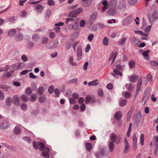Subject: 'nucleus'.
<instances>
[{
    "instance_id": "nucleus-1",
    "label": "nucleus",
    "mask_w": 158,
    "mask_h": 158,
    "mask_svg": "<svg viewBox=\"0 0 158 158\" xmlns=\"http://www.w3.org/2000/svg\"><path fill=\"white\" fill-rule=\"evenodd\" d=\"M33 144L34 147L36 149L39 148L40 150L43 152L42 153V155L43 156L47 158L49 157V149L48 148L45 147L42 143H37L35 142H33Z\"/></svg>"
},
{
    "instance_id": "nucleus-2",
    "label": "nucleus",
    "mask_w": 158,
    "mask_h": 158,
    "mask_svg": "<svg viewBox=\"0 0 158 158\" xmlns=\"http://www.w3.org/2000/svg\"><path fill=\"white\" fill-rule=\"evenodd\" d=\"M111 139L113 142L116 144H118L120 142V136L119 135L117 136L115 133L111 134Z\"/></svg>"
},
{
    "instance_id": "nucleus-3",
    "label": "nucleus",
    "mask_w": 158,
    "mask_h": 158,
    "mask_svg": "<svg viewBox=\"0 0 158 158\" xmlns=\"http://www.w3.org/2000/svg\"><path fill=\"white\" fill-rule=\"evenodd\" d=\"M117 54V53L116 52H113L110 55L109 60L110 61H111L110 64H112L114 63Z\"/></svg>"
},
{
    "instance_id": "nucleus-4",
    "label": "nucleus",
    "mask_w": 158,
    "mask_h": 158,
    "mask_svg": "<svg viewBox=\"0 0 158 158\" xmlns=\"http://www.w3.org/2000/svg\"><path fill=\"white\" fill-rule=\"evenodd\" d=\"M77 60L79 61L82 59V48L80 46H78L77 47Z\"/></svg>"
},
{
    "instance_id": "nucleus-5",
    "label": "nucleus",
    "mask_w": 158,
    "mask_h": 158,
    "mask_svg": "<svg viewBox=\"0 0 158 158\" xmlns=\"http://www.w3.org/2000/svg\"><path fill=\"white\" fill-rule=\"evenodd\" d=\"M142 79H140L138 81V82L137 85L136 87V94L135 95V96L137 95L139 92L140 90V89L142 85Z\"/></svg>"
},
{
    "instance_id": "nucleus-6",
    "label": "nucleus",
    "mask_w": 158,
    "mask_h": 158,
    "mask_svg": "<svg viewBox=\"0 0 158 158\" xmlns=\"http://www.w3.org/2000/svg\"><path fill=\"white\" fill-rule=\"evenodd\" d=\"M149 95L150 94L148 92L146 91L144 92L142 99V102L144 104H145V103L146 101L148 99Z\"/></svg>"
},
{
    "instance_id": "nucleus-7",
    "label": "nucleus",
    "mask_w": 158,
    "mask_h": 158,
    "mask_svg": "<svg viewBox=\"0 0 158 158\" xmlns=\"http://www.w3.org/2000/svg\"><path fill=\"white\" fill-rule=\"evenodd\" d=\"M139 76L137 75H134L131 76L129 77V79L131 82H135L138 79Z\"/></svg>"
},
{
    "instance_id": "nucleus-8",
    "label": "nucleus",
    "mask_w": 158,
    "mask_h": 158,
    "mask_svg": "<svg viewBox=\"0 0 158 158\" xmlns=\"http://www.w3.org/2000/svg\"><path fill=\"white\" fill-rule=\"evenodd\" d=\"M124 145H125V149L124 152H128L130 149L129 147V143L128 142L127 139L125 138V140L124 141Z\"/></svg>"
},
{
    "instance_id": "nucleus-9",
    "label": "nucleus",
    "mask_w": 158,
    "mask_h": 158,
    "mask_svg": "<svg viewBox=\"0 0 158 158\" xmlns=\"http://www.w3.org/2000/svg\"><path fill=\"white\" fill-rule=\"evenodd\" d=\"M81 10H73L70 13L69 15L70 17H74L81 13Z\"/></svg>"
},
{
    "instance_id": "nucleus-10",
    "label": "nucleus",
    "mask_w": 158,
    "mask_h": 158,
    "mask_svg": "<svg viewBox=\"0 0 158 158\" xmlns=\"http://www.w3.org/2000/svg\"><path fill=\"white\" fill-rule=\"evenodd\" d=\"M13 103L15 105L17 106L19 104V97L17 95L15 96L13 98Z\"/></svg>"
},
{
    "instance_id": "nucleus-11",
    "label": "nucleus",
    "mask_w": 158,
    "mask_h": 158,
    "mask_svg": "<svg viewBox=\"0 0 158 158\" xmlns=\"http://www.w3.org/2000/svg\"><path fill=\"white\" fill-rule=\"evenodd\" d=\"M152 18L154 19H158V13H154L153 14L152 16L150 15L148 16V19L150 22L153 21Z\"/></svg>"
},
{
    "instance_id": "nucleus-12",
    "label": "nucleus",
    "mask_w": 158,
    "mask_h": 158,
    "mask_svg": "<svg viewBox=\"0 0 158 158\" xmlns=\"http://www.w3.org/2000/svg\"><path fill=\"white\" fill-rule=\"evenodd\" d=\"M22 131V129L20 126H17L15 127L14 130V133L15 134L19 135Z\"/></svg>"
},
{
    "instance_id": "nucleus-13",
    "label": "nucleus",
    "mask_w": 158,
    "mask_h": 158,
    "mask_svg": "<svg viewBox=\"0 0 158 158\" xmlns=\"http://www.w3.org/2000/svg\"><path fill=\"white\" fill-rule=\"evenodd\" d=\"M111 74L114 76H115L117 75L121 76H122V73L116 69H113V72L111 73Z\"/></svg>"
},
{
    "instance_id": "nucleus-14",
    "label": "nucleus",
    "mask_w": 158,
    "mask_h": 158,
    "mask_svg": "<svg viewBox=\"0 0 158 158\" xmlns=\"http://www.w3.org/2000/svg\"><path fill=\"white\" fill-rule=\"evenodd\" d=\"M152 27V25H149L147 27H146L145 29L144 30L145 33H144V36H148L149 34V32L150 31Z\"/></svg>"
},
{
    "instance_id": "nucleus-15",
    "label": "nucleus",
    "mask_w": 158,
    "mask_h": 158,
    "mask_svg": "<svg viewBox=\"0 0 158 158\" xmlns=\"http://www.w3.org/2000/svg\"><path fill=\"white\" fill-rule=\"evenodd\" d=\"M97 14L96 13H94L90 16L89 20L91 22H93L95 20L97 16Z\"/></svg>"
},
{
    "instance_id": "nucleus-16",
    "label": "nucleus",
    "mask_w": 158,
    "mask_h": 158,
    "mask_svg": "<svg viewBox=\"0 0 158 158\" xmlns=\"http://www.w3.org/2000/svg\"><path fill=\"white\" fill-rule=\"evenodd\" d=\"M150 51L149 50H147L143 53V55L144 57L145 58L148 60L149 59V56L148 54L149 53Z\"/></svg>"
},
{
    "instance_id": "nucleus-17",
    "label": "nucleus",
    "mask_w": 158,
    "mask_h": 158,
    "mask_svg": "<svg viewBox=\"0 0 158 158\" xmlns=\"http://www.w3.org/2000/svg\"><path fill=\"white\" fill-rule=\"evenodd\" d=\"M98 80L97 79L89 82L88 83V85L89 86L91 85L95 86L98 85Z\"/></svg>"
},
{
    "instance_id": "nucleus-18",
    "label": "nucleus",
    "mask_w": 158,
    "mask_h": 158,
    "mask_svg": "<svg viewBox=\"0 0 158 158\" xmlns=\"http://www.w3.org/2000/svg\"><path fill=\"white\" fill-rule=\"evenodd\" d=\"M73 57L71 56L70 57L69 59V63L72 66H77L78 64L76 62H73Z\"/></svg>"
},
{
    "instance_id": "nucleus-19",
    "label": "nucleus",
    "mask_w": 158,
    "mask_h": 158,
    "mask_svg": "<svg viewBox=\"0 0 158 158\" xmlns=\"http://www.w3.org/2000/svg\"><path fill=\"white\" fill-rule=\"evenodd\" d=\"M122 116V113L121 111L117 112L115 115V118L117 120H119L121 119Z\"/></svg>"
},
{
    "instance_id": "nucleus-20",
    "label": "nucleus",
    "mask_w": 158,
    "mask_h": 158,
    "mask_svg": "<svg viewBox=\"0 0 158 158\" xmlns=\"http://www.w3.org/2000/svg\"><path fill=\"white\" fill-rule=\"evenodd\" d=\"M21 100L24 102H27L28 100V97L25 95H23L20 97Z\"/></svg>"
},
{
    "instance_id": "nucleus-21",
    "label": "nucleus",
    "mask_w": 158,
    "mask_h": 158,
    "mask_svg": "<svg viewBox=\"0 0 158 158\" xmlns=\"http://www.w3.org/2000/svg\"><path fill=\"white\" fill-rule=\"evenodd\" d=\"M102 3L103 5L102 10H106L108 8L107 2L106 0L103 1L102 2Z\"/></svg>"
},
{
    "instance_id": "nucleus-22",
    "label": "nucleus",
    "mask_w": 158,
    "mask_h": 158,
    "mask_svg": "<svg viewBox=\"0 0 158 158\" xmlns=\"http://www.w3.org/2000/svg\"><path fill=\"white\" fill-rule=\"evenodd\" d=\"M37 97L36 95L33 94L30 97L29 100L31 102H34L36 100Z\"/></svg>"
},
{
    "instance_id": "nucleus-23",
    "label": "nucleus",
    "mask_w": 158,
    "mask_h": 158,
    "mask_svg": "<svg viewBox=\"0 0 158 158\" xmlns=\"http://www.w3.org/2000/svg\"><path fill=\"white\" fill-rule=\"evenodd\" d=\"M144 135L143 134H141L140 136V144L143 145L144 144Z\"/></svg>"
},
{
    "instance_id": "nucleus-24",
    "label": "nucleus",
    "mask_w": 158,
    "mask_h": 158,
    "mask_svg": "<svg viewBox=\"0 0 158 158\" xmlns=\"http://www.w3.org/2000/svg\"><path fill=\"white\" fill-rule=\"evenodd\" d=\"M12 101L11 98H7L6 99V104L8 106L10 105L12 103Z\"/></svg>"
},
{
    "instance_id": "nucleus-25",
    "label": "nucleus",
    "mask_w": 158,
    "mask_h": 158,
    "mask_svg": "<svg viewBox=\"0 0 158 158\" xmlns=\"http://www.w3.org/2000/svg\"><path fill=\"white\" fill-rule=\"evenodd\" d=\"M44 90V88L42 87H40L38 89L37 91L39 95H41L43 93Z\"/></svg>"
},
{
    "instance_id": "nucleus-26",
    "label": "nucleus",
    "mask_w": 158,
    "mask_h": 158,
    "mask_svg": "<svg viewBox=\"0 0 158 158\" xmlns=\"http://www.w3.org/2000/svg\"><path fill=\"white\" fill-rule=\"evenodd\" d=\"M114 147V143L112 141L110 142L109 145V148L110 152H112L113 150Z\"/></svg>"
},
{
    "instance_id": "nucleus-27",
    "label": "nucleus",
    "mask_w": 158,
    "mask_h": 158,
    "mask_svg": "<svg viewBox=\"0 0 158 158\" xmlns=\"http://www.w3.org/2000/svg\"><path fill=\"white\" fill-rule=\"evenodd\" d=\"M43 0H39L37 2H35L33 0H30L28 2V4H36L40 2Z\"/></svg>"
},
{
    "instance_id": "nucleus-28",
    "label": "nucleus",
    "mask_w": 158,
    "mask_h": 158,
    "mask_svg": "<svg viewBox=\"0 0 158 158\" xmlns=\"http://www.w3.org/2000/svg\"><path fill=\"white\" fill-rule=\"evenodd\" d=\"M83 2H85V5L84 6H89L91 3V0H82Z\"/></svg>"
},
{
    "instance_id": "nucleus-29",
    "label": "nucleus",
    "mask_w": 158,
    "mask_h": 158,
    "mask_svg": "<svg viewBox=\"0 0 158 158\" xmlns=\"http://www.w3.org/2000/svg\"><path fill=\"white\" fill-rule=\"evenodd\" d=\"M116 14L115 10H108L107 14L110 15H114Z\"/></svg>"
},
{
    "instance_id": "nucleus-30",
    "label": "nucleus",
    "mask_w": 158,
    "mask_h": 158,
    "mask_svg": "<svg viewBox=\"0 0 158 158\" xmlns=\"http://www.w3.org/2000/svg\"><path fill=\"white\" fill-rule=\"evenodd\" d=\"M129 4L131 5H134L137 2L138 0H128Z\"/></svg>"
},
{
    "instance_id": "nucleus-31",
    "label": "nucleus",
    "mask_w": 158,
    "mask_h": 158,
    "mask_svg": "<svg viewBox=\"0 0 158 158\" xmlns=\"http://www.w3.org/2000/svg\"><path fill=\"white\" fill-rule=\"evenodd\" d=\"M85 147L87 150L89 151L92 147V144L89 143H87L85 144Z\"/></svg>"
},
{
    "instance_id": "nucleus-32",
    "label": "nucleus",
    "mask_w": 158,
    "mask_h": 158,
    "mask_svg": "<svg viewBox=\"0 0 158 158\" xmlns=\"http://www.w3.org/2000/svg\"><path fill=\"white\" fill-rule=\"evenodd\" d=\"M108 39L106 37H104L103 40V44L106 46H107L108 45Z\"/></svg>"
},
{
    "instance_id": "nucleus-33",
    "label": "nucleus",
    "mask_w": 158,
    "mask_h": 158,
    "mask_svg": "<svg viewBox=\"0 0 158 158\" xmlns=\"http://www.w3.org/2000/svg\"><path fill=\"white\" fill-rule=\"evenodd\" d=\"M98 94L100 97H102L103 94V92L101 89H99L98 90Z\"/></svg>"
},
{
    "instance_id": "nucleus-34",
    "label": "nucleus",
    "mask_w": 158,
    "mask_h": 158,
    "mask_svg": "<svg viewBox=\"0 0 158 158\" xmlns=\"http://www.w3.org/2000/svg\"><path fill=\"white\" fill-rule=\"evenodd\" d=\"M10 67L8 66H6L5 68H2L0 69V72H2L3 71H6L9 70Z\"/></svg>"
},
{
    "instance_id": "nucleus-35",
    "label": "nucleus",
    "mask_w": 158,
    "mask_h": 158,
    "mask_svg": "<svg viewBox=\"0 0 158 158\" xmlns=\"http://www.w3.org/2000/svg\"><path fill=\"white\" fill-rule=\"evenodd\" d=\"M16 33V30L15 29H13L9 31V35L11 36L15 35Z\"/></svg>"
},
{
    "instance_id": "nucleus-36",
    "label": "nucleus",
    "mask_w": 158,
    "mask_h": 158,
    "mask_svg": "<svg viewBox=\"0 0 158 158\" xmlns=\"http://www.w3.org/2000/svg\"><path fill=\"white\" fill-rule=\"evenodd\" d=\"M129 65L130 67L131 68H134L135 65V63L133 60H131L129 62Z\"/></svg>"
},
{
    "instance_id": "nucleus-37",
    "label": "nucleus",
    "mask_w": 158,
    "mask_h": 158,
    "mask_svg": "<svg viewBox=\"0 0 158 158\" xmlns=\"http://www.w3.org/2000/svg\"><path fill=\"white\" fill-rule=\"evenodd\" d=\"M127 103V100L125 99H122L120 103V106H124Z\"/></svg>"
},
{
    "instance_id": "nucleus-38",
    "label": "nucleus",
    "mask_w": 158,
    "mask_h": 158,
    "mask_svg": "<svg viewBox=\"0 0 158 158\" xmlns=\"http://www.w3.org/2000/svg\"><path fill=\"white\" fill-rule=\"evenodd\" d=\"M54 89V87L53 85H51L50 86L48 89V92L50 94H52L53 93V91Z\"/></svg>"
},
{
    "instance_id": "nucleus-39",
    "label": "nucleus",
    "mask_w": 158,
    "mask_h": 158,
    "mask_svg": "<svg viewBox=\"0 0 158 158\" xmlns=\"http://www.w3.org/2000/svg\"><path fill=\"white\" fill-rule=\"evenodd\" d=\"M131 92H126L124 94V96L125 98H128L131 97Z\"/></svg>"
},
{
    "instance_id": "nucleus-40",
    "label": "nucleus",
    "mask_w": 158,
    "mask_h": 158,
    "mask_svg": "<svg viewBox=\"0 0 158 158\" xmlns=\"http://www.w3.org/2000/svg\"><path fill=\"white\" fill-rule=\"evenodd\" d=\"M91 96H87L85 99V102L86 103H88L89 102H90V100L92 99Z\"/></svg>"
},
{
    "instance_id": "nucleus-41",
    "label": "nucleus",
    "mask_w": 158,
    "mask_h": 158,
    "mask_svg": "<svg viewBox=\"0 0 158 158\" xmlns=\"http://www.w3.org/2000/svg\"><path fill=\"white\" fill-rule=\"evenodd\" d=\"M27 108V104H26L23 103L21 104V108L22 110H26Z\"/></svg>"
},
{
    "instance_id": "nucleus-42",
    "label": "nucleus",
    "mask_w": 158,
    "mask_h": 158,
    "mask_svg": "<svg viewBox=\"0 0 158 158\" xmlns=\"http://www.w3.org/2000/svg\"><path fill=\"white\" fill-rule=\"evenodd\" d=\"M138 40L137 39L135 38H134L132 41V43L135 46L138 43Z\"/></svg>"
},
{
    "instance_id": "nucleus-43",
    "label": "nucleus",
    "mask_w": 158,
    "mask_h": 158,
    "mask_svg": "<svg viewBox=\"0 0 158 158\" xmlns=\"http://www.w3.org/2000/svg\"><path fill=\"white\" fill-rule=\"evenodd\" d=\"M126 41L125 38H123L121 39L119 42L118 44L119 45H123Z\"/></svg>"
},
{
    "instance_id": "nucleus-44",
    "label": "nucleus",
    "mask_w": 158,
    "mask_h": 158,
    "mask_svg": "<svg viewBox=\"0 0 158 158\" xmlns=\"http://www.w3.org/2000/svg\"><path fill=\"white\" fill-rule=\"evenodd\" d=\"M26 93L28 95L32 93L31 89L30 87L27 88L25 91Z\"/></svg>"
},
{
    "instance_id": "nucleus-45",
    "label": "nucleus",
    "mask_w": 158,
    "mask_h": 158,
    "mask_svg": "<svg viewBox=\"0 0 158 158\" xmlns=\"http://www.w3.org/2000/svg\"><path fill=\"white\" fill-rule=\"evenodd\" d=\"M55 3V2L53 0H48L47 2V4L50 6H53Z\"/></svg>"
},
{
    "instance_id": "nucleus-46",
    "label": "nucleus",
    "mask_w": 158,
    "mask_h": 158,
    "mask_svg": "<svg viewBox=\"0 0 158 158\" xmlns=\"http://www.w3.org/2000/svg\"><path fill=\"white\" fill-rule=\"evenodd\" d=\"M134 32L136 34H139L142 36H144V33L141 31H135Z\"/></svg>"
},
{
    "instance_id": "nucleus-47",
    "label": "nucleus",
    "mask_w": 158,
    "mask_h": 158,
    "mask_svg": "<svg viewBox=\"0 0 158 158\" xmlns=\"http://www.w3.org/2000/svg\"><path fill=\"white\" fill-rule=\"evenodd\" d=\"M85 21L84 20H82L80 23V26L81 27H83L85 26Z\"/></svg>"
},
{
    "instance_id": "nucleus-48",
    "label": "nucleus",
    "mask_w": 158,
    "mask_h": 158,
    "mask_svg": "<svg viewBox=\"0 0 158 158\" xmlns=\"http://www.w3.org/2000/svg\"><path fill=\"white\" fill-rule=\"evenodd\" d=\"M8 126H7V124L6 123L5 124H4L3 125H1L0 124V128L4 129L7 128Z\"/></svg>"
},
{
    "instance_id": "nucleus-49",
    "label": "nucleus",
    "mask_w": 158,
    "mask_h": 158,
    "mask_svg": "<svg viewBox=\"0 0 158 158\" xmlns=\"http://www.w3.org/2000/svg\"><path fill=\"white\" fill-rule=\"evenodd\" d=\"M23 139L25 141H27L28 143H30L31 142V139L28 137H23Z\"/></svg>"
},
{
    "instance_id": "nucleus-50",
    "label": "nucleus",
    "mask_w": 158,
    "mask_h": 158,
    "mask_svg": "<svg viewBox=\"0 0 158 158\" xmlns=\"http://www.w3.org/2000/svg\"><path fill=\"white\" fill-rule=\"evenodd\" d=\"M45 100V97L44 96L40 97L39 99V101L40 102H43Z\"/></svg>"
},
{
    "instance_id": "nucleus-51",
    "label": "nucleus",
    "mask_w": 158,
    "mask_h": 158,
    "mask_svg": "<svg viewBox=\"0 0 158 158\" xmlns=\"http://www.w3.org/2000/svg\"><path fill=\"white\" fill-rule=\"evenodd\" d=\"M106 87L108 89H111L113 88V85L111 83H109L107 85Z\"/></svg>"
},
{
    "instance_id": "nucleus-52",
    "label": "nucleus",
    "mask_w": 158,
    "mask_h": 158,
    "mask_svg": "<svg viewBox=\"0 0 158 158\" xmlns=\"http://www.w3.org/2000/svg\"><path fill=\"white\" fill-rule=\"evenodd\" d=\"M90 49V46L89 44H88L87 45L86 47L85 48V51L86 52H89V50Z\"/></svg>"
},
{
    "instance_id": "nucleus-53",
    "label": "nucleus",
    "mask_w": 158,
    "mask_h": 158,
    "mask_svg": "<svg viewBox=\"0 0 158 158\" xmlns=\"http://www.w3.org/2000/svg\"><path fill=\"white\" fill-rule=\"evenodd\" d=\"M23 37L22 35L20 34L17 36L16 39L18 41H19L23 39Z\"/></svg>"
},
{
    "instance_id": "nucleus-54",
    "label": "nucleus",
    "mask_w": 158,
    "mask_h": 158,
    "mask_svg": "<svg viewBox=\"0 0 158 158\" xmlns=\"http://www.w3.org/2000/svg\"><path fill=\"white\" fill-rule=\"evenodd\" d=\"M94 36L92 34H90L88 37V39L89 41H91L94 38Z\"/></svg>"
},
{
    "instance_id": "nucleus-55",
    "label": "nucleus",
    "mask_w": 158,
    "mask_h": 158,
    "mask_svg": "<svg viewBox=\"0 0 158 158\" xmlns=\"http://www.w3.org/2000/svg\"><path fill=\"white\" fill-rule=\"evenodd\" d=\"M137 138L136 136V135L135 134L133 136V143H137Z\"/></svg>"
},
{
    "instance_id": "nucleus-56",
    "label": "nucleus",
    "mask_w": 158,
    "mask_h": 158,
    "mask_svg": "<svg viewBox=\"0 0 158 158\" xmlns=\"http://www.w3.org/2000/svg\"><path fill=\"white\" fill-rule=\"evenodd\" d=\"M44 8L43 6L40 4H39L36 7V9H43Z\"/></svg>"
},
{
    "instance_id": "nucleus-57",
    "label": "nucleus",
    "mask_w": 158,
    "mask_h": 158,
    "mask_svg": "<svg viewBox=\"0 0 158 158\" xmlns=\"http://www.w3.org/2000/svg\"><path fill=\"white\" fill-rule=\"evenodd\" d=\"M72 97L73 98L77 99L78 98L79 96L78 94L77 93H74L72 95Z\"/></svg>"
},
{
    "instance_id": "nucleus-58",
    "label": "nucleus",
    "mask_w": 158,
    "mask_h": 158,
    "mask_svg": "<svg viewBox=\"0 0 158 158\" xmlns=\"http://www.w3.org/2000/svg\"><path fill=\"white\" fill-rule=\"evenodd\" d=\"M79 43V42L78 41L74 42L72 45V46L74 50H75L76 46Z\"/></svg>"
},
{
    "instance_id": "nucleus-59",
    "label": "nucleus",
    "mask_w": 158,
    "mask_h": 158,
    "mask_svg": "<svg viewBox=\"0 0 158 158\" xmlns=\"http://www.w3.org/2000/svg\"><path fill=\"white\" fill-rule=\"evenodd\" d=\"M84 101V99L83 98L81 97L79 98L78 99V102L80 104L82 103Z\"/></svg>"
},
{
    "instance_id": "nucleus-60",
    "label": "nucleus",
    "mask_w": 158,
    "mask_h": 158,
    "mask_svg": "<svg viewBox=\"0 0 158 158\" xmlns=\"http://www.w3.org/2000/svg\"><path fill=\"white\" fill-rule=\"evenodd\" d=\"M14 71H11L10 72H7V73H6V77H9L13 73Z\"/></svg>"
},
{
    "instance_id": "nucleus-61",
    "label": "nucleus",
    "mask_w": 158,
    "mask_h": 158,
    "mask_svg": "<svg viewBox=\"0 0 158 158\" xmlns=\"http://www.w3.org/2000/svg\"><path fill=\"white\" fill-rule=\"evenodd\" d=\"M4 98V95L3 93L0 91V100H2Z\"/></svg>"
},
{
    "instance_id": "nucleus-62",
    "label": "nucleus",
    "mask_w": 158,
    "mask_h": 158,
    "mask_svg": "<svg viewBox=\"0 0 158 158\" xmlns=\"http://www.w3.org/2000/svg\"><path fill=\"white\" fill-rule=\"evenodd\" d=\"M85 105L84 104H82L80 107V109L82 111H83L85 110Z\"/></svg>"
},
{
    "instance_id": "nucleus-63",
    "label": "nucleus",
    "mask_w": 158,
    "mask_h": 158,
    "mask_svg": "<svg viewBox=\"0 0 158 158\" xmlns=\"http://www.w3.org/2000/svg\"><path fill=\"white\" fill-rule=\"evenodd\" d=\"M88 65V63L87 62H86L84 65L83 69L85 70H86L87 69V68Z\"/></svg>"
},
{
    "instance_id": "nucleus-64",
    "label": "nucleus",
    "mask_w": 158,
    "mask_h": 158,
    "mask_svg": "<svg viewBox=\"0 0 158 158\" xmlns=\"http://www.w3.org/2000/svg\"><path fill=\"white\" fill-rule=\"evenodd\" d=\"M153 140L154 142H158V135L155 136L153 139Z\"/></svg>"
}]
</instances>
